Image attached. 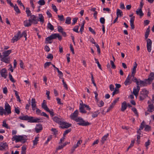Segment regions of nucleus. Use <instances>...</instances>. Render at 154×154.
I'll return each mask as SVG.
<instances>
[{
    "label": "nucleus",
    "instance_id": "nucleus-21",
    "mask_svg": "<svg viewBox=\"0 0 154 154\" xmlns=\"http://www.w3.org/2000/svg\"><path fill=\"white\" fill-rule=\"evenodd\" d=\"M136 13L137 15L140 16V17L143 16L144 15L141 8L137 9L136 11Z\"/></svg>",
    "mask_w": 154,
    "mask_h": 154
},
{
    "label": "nucleus",
    "instance_id": "nucleus-23",
    "mask_svg": "<svg viewBox=\"0 0 154 154\" xmlns=\"http://www.w3.org/2000/svg\"><path fill=\"white\" fill-rule=\"evenodd\" d=\"M1 148L3 149H5L8 148V144L6 143L1 142L0 143Z\"/></svg>",
    "mask_w": 154,
    "mask_h": 154
},
{
    "label": "nucleus",
    "instance_id": "nucleus-25",
    "mask_svg": "<svg viewBox=\"0 0 154 154\" xmlns=\"http://www.w3.org/2000/svg\"><path fill=\"white\" fill-rule=\"evenodd\" d=\"M154 79V73L152 72L150 73L149 76L147 80H149V81H152Z\"/></svg>",
    "mask_w": 154,
    "mask_h": 154
},
{
    "label": "nucleus",
    "instance_id": "nucleus-51",
    "mask_svg": "<svg viewBox=\"0 0 154 154\" xmlns=\"http://www.w3.org/2000/svg\"><path fill=\"white\" fill-rule=\"evenodd\" d=\"M132 110L134 112L136 116H138V114L137 109L135 108H132Z\"/></svg>",
    "mask_w": 154,
    "mask_h": 154
},
{
    "label": "nucleus",
    "instance_id": "nucleus-11",
    "mask_svg": "<svg viewBox=\"0 0 154 154\" xmlns=\"http://www.w3.org/2000/svg\"><path fill=\"white\" fill-rule=\"evenodd\" d=\"M60 117V116H55L52 117V119L54 122L60 124L62 121V119Z\"/></svg>",
    "mask_w": 154,
    "mask_h": 154
},
{
    "label": "nucleus",
    "instance_id": "nucleus-28",
    "mask_svg": "<svg viewBox=\"0 0 154 154\" xmlns=\"http://www.w3.org/2000/svg\"><path fill=\"white\" fill-rule=\"evenodd\" d=\"M109 134H107L106 135H104L102 138L101 142L102 143H104L106 140L107 138L109 136Z\"/></svg>",
    "mask_w": 154,
    "mask_h": 154
},
{
    "label": "nucleus",
    "instance_id": "nucleus-20",
    "mask_svg": "<svg viewBox=\"0 0 154 154\" xmlns=\"http://www.w3.org/2000/svg\"><path fill=\"white\" fill-rule=\"evenodd\" d=\"M137 64L135 62L133 67L132 69L131 75H135L136 71V68H137Z\"/></svg>",
    "mask_w": 154,
    "mask_h": 154
},
{
    "label": "nucleus",
    "instance_id": "nucleus-64",
    "mask_svg": "<svg viewBox=\"0 0 154 154\" xmlns=\"http://www.w3.org/2000/svg\"><path fill=\"white\" fill-rule=\"evenodd\" d=\"M78 18L77 17L74 18L72 20L73 22L72 23V25H74L77 22Z\"/></svg>",
    "mask_w": 154,
    "mask_h": 154
},
{
    "label": "nucleus",
    "instance_id": "nucleus-13",
    "mask_svg": "<svg viewBox=\"0 0 154 154\" xmlns=\"http://www.w3.org/2000/svg\"><path fill=\"white\" fill-rule=\"evenodd\" d=\"M131 82L132 80H131V76L130 75H129L127 78L124 83L125 85L127 86L130 85L131 83Z\"/></svg>",
    "mask_w": 154,
    "mask_h": 154
},
{
    "label": "nucleus",
    "instance_id": "nucleus-59",
    "mask_svg": "<svg viewBox=\"0 0 154 154\" xmlns=\"http://www.w3.org/2000/svg\"><path fill=\"white\" fill-rule=\"evenodd\" d=\"M79 29V26H75L74 28L73 29V30L75 32H79L78 31Z\"/></svg>",
    "mask_w": 154,
    "mask_h": 154
},
{
    "label": "nucleus",
    "instance_id": "nucleus-9",
    "mask_svg": "<svg viewBox=\"0 0 154 154\" xmlns=\"http://www.w3.org/2000/svg\"><path fill=\"white\" fill-rule=\"evenodd\" d=\"M79 113V111L78 110H75L73 113H72L70 117L71 119L75 120L78 117V114Z\"/></svg>",
    "mask_w": 154,
    "mask_h": 154
},
{
    "label": "nucleus",
    "instance_id": "nucleus-41",
    "mask_svg": "<svg viewBox=\"0 0 154 154\" xmlns=\"http://www.w3.org/2000/svg\"><path fill=\"white\" fill-rule=\"evenodd\" d=\"M134 75H130L131 80H132V81L136 82L137 83V82L138 81L136 78L134 77Z\"/></svg>",
    "mask_w": 154,
    "mask_h": 154
},
{
    "label": "nucleus",
    "instance_id": "nucleus-35",
    "mask_svg": "<svg viewBox=\"0 0 154 154\" xmlns=\"http://www.w3.org/2000/svg\"><path fill=\"white\" fill-rule=\"evenodd\" d=\"M51 36H50L46 38V42L47 43L51 44L52 43V38L51 37Z\"/></svg>",
    "mask_w": 154,
    "mask_h": 154
},
{
    "label": "nucleus",
    "instance_id": "nucleus-26",
    "mask_svg": "<svg viewBox=\"0 0 154 154\" xmlns=\"http://www.w3.org/2000/svg\"><path fill=\"white\" fill-rule=\"evenodd\" d=\"M146 84V82L143 81H138L137 82V86H139V85H140V86H145Z\"/></svg>",
    "mask_w": 154,
    "mask_h": 154
},
{
    "label": "nucleus",
    "instance_id": "nucleus-27",
    "mask_svg": "<svg viewBox=\"0 0 154 154\" xmlns=\"http://www.w3.org/2000/svg\"><path fill=\"white\" fill-rule=\"evenodd\" d=\"M42 107L46 111H47L49 108L46 105V101L45 100L43 101V103L42 104Z\"/></svg>",
    "mask_w": 154,
    "mask_h": 154
},
{
    "label": "nucleus",
    "instance_id": "nucleus-8",
    "mask_svg": "<svg viewBox=\"0 0 154 154\" xmlns=\"http://www.w3.org/2000/svg\"><path fill=\"white\" fill-rule=\"evenodd\" d=\"M140 90V88L139 86L137 85L136 87H134V88L133 93L135 96L136 98L137 97L138 95Z\"/></svg>",
    "mask_w": 154,
    "mask_h": 154
},
{
    "label": "nucleus",
    "instance_id": "nucleus-57",
    "mask_svg": "<svg viewBox=\"0 0 154 154\" xmlns=\"http://www.w3.org/2000/svg\"><path fill=\"white\" fill-rule=\"evenodd\" d=\"M17 2L18 3L19 5L20 6H22L23 7V9H25L24 6L22 4V3L21 2V1L19 0H17Z\"/></svg>",
    "mask_w": 154,
    "mask_h": 154
},
{
    "label": "nucleus",
    "instance_id": "nucleus-29",
    "mask_svg": "<svg viewBox=\"0 0 154 154\" xmlns=\"http://www.w3.org/2000/svg\"><path fill=\"white\" fill-rule=\"evenodd\" d=\"M38 19L39 21L42 24L44 22V17L41 14H38Z\"/></svg>",
    "mask_w": 154,
    "mask_h": 154
},
{
    "label": "nucleus",
    "instance_id": "nucleus-49",
    "mask_svg": "<svg viewBox=\"0 0 154 154\" xmlns=\"http://www.w3.org/2000/svg\"><path fill=\"white\" fill-rule=\"evenodd\" d=\"M94 60L95 61V63L97 64V66L100 69H101V66L100 64L99 61H98V60L95 58H94Z\"/></svg>",
    "mask_w": 154,
    "mask_h": 154
},
{
    "label": "nucleus",
    "instance_id": "nucleus-33",
    "mask_svg": "<svg viewBox=\"0 0 154 154\" xmlns=\"http://www.w3.org/2000/svg\"><path fill=\"white\" fill-rule=\"evenodd\" d=\"M99 113L100 112L99 110H97L96 111L92 113V117L93 118L96 117L99 114Z\"/></svg>",
    "mask_w": 154,
    "mask_h": 154
},
{
    "label": "nucleus",
    "instance_id": "nucleus-7",
    "mask_svg": "<svg viewBox=\"0 0 154 154\" xmlns=\"http://www.w3.org/2000/svg\"><path fill=\"white\" fill-rule=\"evenodd\" d=\"M146 42L147 50L149 52H151L152 49V42L151 40L149 38L147 39Z\"/></svg>",
    "mask_w": 154,
    "mask_h": 154
},
{
    "label": "nucleus",
    "instance_id": "nucleus-3",
    "mask_svg": "<svg viewBox=\"0 0 154 154\" xmlns=\"http://www.w3.org/2000/svg\"><path fill=\"white\" fill-rule=\"evenodd\" d=\"M149 91L145 89H143L140 91V100L143 101L148 96Z\"/></svg>",
    "mask_w": 154,
    "mask_h": 154
},
{
    "label": "nucleus",
    "instance_id": "nucleus-61",
    "mask_svg": "<svg viewBox=\"0 0 154 154\" xmlns=\"http://www.w3.org/2000/svg\"><path fill=\"white\" fill-rule=\"evenodd\" d=\"M57 29H58V31L60 32H62L63 31V29L60 26H58Z\"/></svg>",
    "mask_w": 154,
    "mask_h": 154
},
{
    "label": "nucleus",
    "instance_id": "nucleus-45",
    "mask_svg": "<svg viewBox=\"0 0 154 154\" xmlns=\"http://www.w3.org/2000/svg\"><path fill=\"white\" fill-rule=\"evenodd\" d=\"M38 4L41 5H43L45 4V2L44 0H40L38 2Z\"/></svg>",
    "mask_w": 154,
    "mask_h": 154
},
{
    "label": "nucleus",
    "instance_id": "nucleus-62",
    "mask_svg": "<svg viewBox=\"0 0 154 154\" xmlns=\"http://www.w3.org/2000/svg\"><path fill=\"white\" fill-rule=\"evenodd\" d=\"M3 93L5 94H7L8 89L6 87H4L3 88Z\"/></svg>",
    "mask_w": 154,
    "mask_h": 154
},
{
    "label": "nucleus",
    "instance_id": "nucleus-43",
    "mask_svg": "<svg viewBox=\"0 0 154 154\" xmlns=\"http://www.w3.org/2000/svg\"><path fill=\"white\" fill-rule=\"evenodd\" d=\"M38 138L39 137H36L35 138L34 140L33 141V144L34 145H36L37 144L38 141Z\"/></svg>",
    "mask_w": 154,
    "mask_h": 154
},
{
    "label": "nucleus",
    "instance_id": "nucleus-14",
    "mask_svg": "<svg viewBox=\"0 0 154 154\" xmlns=\"http://www.w3.org/2000/svg\"><path fill=\"white\" fill-rule=\"evenodd\" d=\"M2 76L5 78H6L7 76V70L5 68L2 69L0 71Z\"/></svg>",
    "mask_w": 154,
    "mask_h": 154
},
{
    "label": "nucleus",
    "instance_id": "nucleus-48",
    "mask_svg": "<svg viewBox=\"0 0 154 154\" xmlns=\"http://www.w3.org/2000/svg\"><path fill=\"white\" fill-rule=\"evenodd\" d=\"M51 65H52V64L51 62H46L45 63L44 67L45 68H46L47 67Z\"/></svg>",
    "mask_w": 154,
    "mask_h": 154
},
{
    "label": "nucleus",
    "instance_id": "nucleus-19",
    "mask_svg": "<svg viewBox=\"0 0 154 154\" xmlns=\"http://www.w3.org/2000/svg\"><path fill=\"white\" fill-rule=\"evenodd\" d=\"M1 60L6 63H9L10 61V58L7 57L2 56L1 58Z\"/></svg>",
    "mask_w": 154,
    "mask_h": 154
},
{
    "label": "nucleus",
    "instance_id": "nucleus-24",
    "mask_svg": "<svg viewBox=\"0 0 154 154\" xmlns=\"http://www.w3.org/2000/svg\"><path fill=\"white\" fill-rule=\"evenodd\" d=\"M154 110V106L153 104H150L148 107V111L152 112Z\"/></svg>",
    "mask_w": 154,
    "mask_h": 154
},
{
    "label": "nucleus",
    "instance_id": "nucleus-54",
    "mask_svg": "<svg viewBox=\"0 0 154 154\" xmlns=\"http://www.w3.org/2000/svg\"><path fill=\"white\" fill-rule=\"evenodd\" d=\"M36 112L38 115H40L41 113V111L38 108L36 109Z\"/></svg>",
    "mask_w": 154,
    "mask_h": 154
},
{
    "label": "nucleus",
    "instance_id": "nucleus-1",
    "mask_svg": "<svg viewBox=\"0 0 154 154\" xmlns=\"http://www.w3.org/2000/svg\"><path fill=\"white\" fill-rule=\"evenodd\" d=\"M19 119L21 120L28 121L30 123H37L41 122V119L38 118H34L33 117L29 116L28 115L20 116Z\"/></svg>",
    "mask_w": 154,
    "mask_h": 154
},
{
    "label": "nucleus",
    "instance_id": "nucleus-22",
    "mask_svg": "<svg viewBox=\"0 0 154 154\" xmlns=\"http://www.w3.org/2000/svg\"><path fill=\"white\" fill-rule=\"evenodd\" d=\"M127 105L126 102L124 101L122 103V107L121 110L124 111L127 108Z\"/></svg>",
    "mask_w": 154,
    "mask_h": 154
},
{
    "label": "nucleus",
    "instance_id": "nucleus-55",
    "mask_svg": "<svg viewBox=\"0 0 154 154\" xmlns=\"http://www.w3.org/2000/svg\"><path fill=\"white\" fill-rule=\"evenodd\" d=\"M104 105V103L103 101L101 100L100 101L99 104H98V106L100 107H101L103 106Z\"/></svg>",
    "mask_w": 154,
    "mask_h": 154
},
{
    "label": "nucleus",
    "instance_id": "nucleus-32",
    "mask_svg": "<svg viewBox=\"0 0 154 154\" xmlns=\"http://www.w3.org/2000/svg\"><path fill=\"white\" fill-rule=\"evenodd\" d=\"M80 106L79 107V110L80 112L83 113H86V111L85 110L83 107L81 103L80 104Z\"/></svg>",
    "mask_w": 154,
    "mask_h": 154
},
{
    "label": "nucleus",
    "instance_id": "nucleus-40",
    "mask_svg": "<svg viewBox=\"0 0 154 154\" xmlns=\"http://www.w3.org/2000/svg\"><path fill=\"white\" fill-rule=\"evenodd\" d=\"M47 27L51 30H53L54 29L53 26L49 22L47 25Z\"/></svg>",
    "mask_w": 154,
    "mask_h": 154
},
{
    "label": "nucleus",
    "instance_id": "nucleus-50",
    "mask_svg": "<svg viewBox=\"0 0 154 154\" xmlns=\"http://www.w3.org/2000/svg\"><path fill=\"white\" fill-rule=\"evenodd\" d=\"M81 105L83 106L84 108H86V109L88 110H89L91 109V108L89 107V106L85 104H81Z\"/></svg>",
    "mask_w": 154,
    "mask_h": 154
},
{
    "label": "nucleus",
    "instance_id": "nucleus-37",
    "mask_svg": "<svg viewBox=\"0 0 154 154\" xmlns=\"http://www.w3.org/2000/svg\"><path fill=\"white\" fill-rule=\"evenodd\" d=\"M150 32L149 28H148L146 31V32L145 35V37L146 39H147L148 36Z\"/></svg>",
    "mask_w": 154,
    "mask_h": 154
},
{
    "label": "nucleus",
    "instance_id": "nucleus-15",
    "mask_svg": "<svg viewBox=\"0 0 154 154\" xmlns=\"http://www.w3.org/2000/svg\"><path fill=\"white\" fill-rule=\"evenodd\" d=\"M20 31H19L17 35H15L13 38L12 40V42L13 43H14L15 42L17 41L18 39H20L19 35L20 34Z\"/></svg>",
    "mask_w": 154,
    "mask_h": 154
},
{
    "label": "nucleus",
    "instance_id": "nucleus-12",
    "mask_svg": "<svg viewBox=\"0 0 154 154\" xmlns=\"http://www.w3.org/2000/svg\"><path fill=\"white\" fill-rule=\"evenodd\" d=\"M51 38H52V39H55L57 38L58 39L60 40H61L62 39V36L60 35L58 33H54L51 34Z\"/></svg>",
    "mask_w": 154,
    "mask_h": 154
},
{
    "label": "nucleus",
    "instance_id": "nucleus-31",
    "mask_svg": "<svg viewBox=\"0 0 154 154\" xmlns=\"http://www.w3.org/2000/svg\"><path fill=\"white\" fill-rule=\"evenodd\" d=\"M12 7H14V10L17 14H19L20 13V10L16 4H15L14 5V6Z\"/></svg>",
    "mask_w": 154,
    "mask_h": 154
},
{
    "label": "nucleus",
    "instance_id": "nucleus-30",
    "mask_svg": "<svg viewBox=\"0 0 154 154\" xmlns=\"http://www.w3.org/2000/svg\"><path fill=\"white\" fill-rule=\"evenodd\" d=\"M116 15L117 17H121L123 15L122 12L120 10L118 9L117 10Z\"/></svg>",
    "mask_w": 154,
    "mask_h": 154
},
{
    "label": "nucleus",
    "instance_id": "nucleus-39",
    "mask_svg": "<svg viewBox=\"0 0 154 154\" xmlns=\"http://www.w3.org/2000/svg\"><path fill=\"white\" fill-rule=\"evenodd\" d=\"M26 12L27 17L30 16L31 15H31V11L29 8H26Z\"/></svg>",
    "mask_w": 154,
    "mask_h": 154
},
{
    "label": "nucleus",
    "instance_id": "nucleus-63",
    "mask_svg": "<svg viewBox=\"0 0 154 154\" xmlns=\"http://www.w3.org/2000/svg\"><path fill=\"white\" fill-rule=\"evenodd\" d=\"M119 93V90L118 89H115L114 91L112 93V96L115 94H117Z\"/></svg>",
    "mask_w": 154,
    "mask_h": 154
},
{
    "label": "nucleus",
    "instance_id": "nucleus-2",
    "mask_svg": "<svg viewBox=\"0 0 154 154\" xmlns=\"http://www.w3.org/2000/svg\"><path fill=\"white\" fill-rule=\"evenodd\" d=\"M12 141H15L16 143L21 142L24 143L26 142V139L25 136L22 135H14L11 138Z\"/></svg>",
    "mask_w": 154,
    "mask_h": 154
},
{
    "label": "nucleus",
    "instance_id": "nucleus-6",
    "mask_svg": "<svg viewBox=\"0 0 154 154\" xmlns=\"http://www.w3.org/2000/svg\"><path fill=\"white\" fill-rule=\"evenodd\" d=\"M5 115H8L11 113V108L10 105L7 103H6L5 106Z\"/></svg>",
    "mask_w": 154,
    "mask_h": 154
},
{
    "label": "nucleus",
    "instance_id": "nucleus-16",
    "mask_svg": "<svg viewBox=\"0 0 154 154\" xmlns=\"http://www.w3.org/2000/svg\"><path fill=\"white\" fill-rule=\"evenodd\" d=\"M42 125L41 124H37L35 128V130L36 133L39 132L42 129Z\"/></svg>",
    "mask_w": 154,
    "mask_h": 154
},
{
    "label": "nucleus",
    "instance_id": "nucleus-42",
    "mask_svg": "<svg viewBox=\"0 0 154 154\" xmlns=\"http://www.w3.org/2000/svg\"><path fill=\"white\" fill-rule=\"evenodd\" d=\"M71 18L70 17H67L66 18L65 23L68 24L71 23Z\"/></svg>",
    "mask_w": 154,
    "mask_h": 154
},
{
    "label": "nucleus",
    "instance_id": "nucleus-36",
    "mask_svg": "<svg viewBox=\"0 0 154 154\" xmlns=\"http://www.w3.org/2000/svg\"><path fill=\"white\" fill-rule=\"evenodd\" d=\"M32 107L36 106V102L35 99L32 98L31 100Z\"/></svg>",
    "mask_w": 154,
    "mask_h": 154
},
{
    "label": "nucleus",
    "instance_id": "nucleus-52",
    "mask_svg": "<svg viewBox=\"0 0 154 154\" xmlns=\"http://www.w3.org/2000/svg\"><path fill=\"white\" fill-rule=\"evenodd\" d=\"M71 129L69 128V129H67L64 132V134H63V135L64 136L66 134H67L69 132H70L71 131Z\"/></svg>",
    "mask_w": 154,
    "mask_h": 154
},
{
    "label": "nucleus",
    "instance_id": "nucleus-38",
    "mask_svg": "<svg viewBox=\"0 0 154 154\" xmlns=\"http://www.w3.org/2000/svg\"><path fill=\"white\" fill-rule=\"evenodd\" d=\"M5 110L3 108L1 107H0V115L1 116H2L4 114L5 115Z\"/></svg>",
    "mask_w": 154,
    "mask_h": 154
},
{
    "label": "nucleus",
    "instance_id": "nucleus-53",
    "mask_svg": "<svg viewBox=\"0 0 154 154\" xmlns=\"http://www.w3.org/2000/svg\"><path fill=\"white\" fill-rule=\"evenodd\" d=\"M57 72H58V74H59V77L60 78H61L63 76V73H62V72L60 71L59 69L57 71Z\"/></svg>",
    "mask_w": 154,
    "mask_h": 154
},
{
    "label": "nucleus",
    "instance_id": "nucleus-58",
    "mask_svg": "<svg viewBox=\"0 0 154 154\" xmlns=\"http://www.w3.org/2000/svg\"><path fill=\"white\" fill-rule=\"evenodd\" d=\"M100 22L102 24H104L105 23V19L104 17H101L100 19Z\"/></svg>",
    "mask_w": 154,
    "mask_h": 154
},
{
    "label": "nucleus",
    "instance_id": "nucleus-5",
    "mask_svg": "<svg viewBox=\"0 0 154 154\" xmlns=\"http://www.w3.org/2000/svg\"><path fill=\"white\" fill-rule=\"evenodd\" d=\"M29 19L30 20L32 23H33L34 24H37L39 21L38 17L34 15H31Z\"/></svg>",
    "mask_w": 154,
    "mask_h": 154
},
{
    "label": "nucleus",
    "instance_id": "nucleus-56",
    "mask_svg": "<svg viewBox=\"0 0 154 154\" xmlns=\"http://www.w3.org/2000/svg\"><path fill=\"white\" fill-rule=\"evenodd\" d=\"M94 94L95 95V99L96 101L97 102H98L99 101V100L97 98V97L98 96V94L96 91L94 92Z\"/></svg>",
    "mask_w": 154,
    "mask_h": 154
},
{
    "label": "nucleus",
    "instance_id": "nucleus-4",
    "mask_svg": "<svg viewBox=\"0 0 154 154\" xmlns=\"http://www.w3.org/2000/svg\"><path fill=\"white\" fill-rule=\"evenodd\" d=\"M77 122H79L78 124L80 125L83 126H87L89 125V123L88 122H85L81 117H79L75 120Z\"/></svg>",
    "mask_w": 154,
    "mask_h": 154
},
{
    "label": "nucleus",
    "instance_id": "nucleus-17",
    "mask_svg": "<svg viewBox=\"0 0 154 154\" xmlns=\"http://www.w3.org/2000/svg\"><path fill=\"white\" fill-rule=\"evenodd\" d=\"M32 24V23L29 19V20H26L23 22L24 25L25 27H29L31 26Z\"/></svg>",
    "mask_w": 154,
    "mask_h": 154
},
{
    "label": "nucleus",
    "instance_id": "nucleus-47",
    "mask_svg": "<svg viewBox=\"0 0 154 154\" xmlns=\"http://www.w3.org/2000/svg\"><path fill=\"white\" fill-rule=\"evenodd\" d=\"M9 76L10 80H11V81L13 82H15V81L13 78L12 75L10 73H9Z\"/></svg>",
    "mask_w": 154,
    "mask_h": 154
},
{
    "label": "nucleus",
    "instance_id": "nucleus-18",
    "mask_svg": "<svg viewBox=\"0 0 154 154\" xmlns=\"http://www.w3.org/2000/svg\"><path fill=\"white\" fill-rule=\"evenodd\" d=\"M12 52L11 50H9L3 51L2 54L4 57H8Z\"/></svg>",
    "mask_w": 154,
    "mask_h": 154
},
{
    "label": "nucleus",
    "instance_id": "nucleus-34",
    "mask_svg": "<svg viewBox=\"0 0 154 154\" xmlns=\"http://www.w3.org/2000/svg\"><path fill=\"white\" fill-rule=\"evenodd\" d=\"M2 126L3 127H5L7 129H10V127L8 126V124L6 123V120H4L3 122Z\"/></svg>",
    "mask_w": 154,
    "mask_h": 154
},
{
    "label": "nucleus",
    "instance_id": "nucleus-10",
    "mask_svg": "<svg viewBox=\"0 0 154 154\" xmlns=\"http://www.w3.org/2000/svg\"><path fill=\"white\" fill-rule=\"evenodd\" d=\"M61 128H67L71 125V124L69 123L62 122V121L60 124Z\"/></svg>",
    "mask_w": 154,
    "mask_h": 154
},
{
    "label": "nucleus",
    "instance_id": "nucleus-44",
    "mask_svg": "<svg viewBox=\"0 0 154 154\" xmlns=\"http://www.w3.org/2000/svg\"><path fill=\"white\" fill-rule=\"evenodd\" d=\"M85 23V21H83V23L82 24L81 28L80 29V31L81 32V34L82 33V32L84 30V26Z\"/></svg>",
    "mask_w": 154,
    "mask_h": 154
},
{
    "label": "nucleus",
    "instance_id": "nucleus-60",
    "mask_svg": "<svg viewBox=\"0 0 154 154\" xmlns=\"http://www.w3.org/2000/svg\"><path fill=\"white\" fill-rule=\"evenodd\" d=\"M47 112H48L50 114V115L52 116V117H53V116L54 115V112L53 111V110H49V109H48L47 111Z\"/></svg>",
    "mask_w": 154,
    "mask_h": 154
},
{
    "label": "nucleus",
    "instance_id": "nucleus-46",
    "mask_svg": "<svg viewBox=\"0 0 154 154\" xmlns=\"http://www.w3.org/2000/svg\"><path fill=\"white\" fill-rule=\"evenodd\" d=\"M145 122L144 121H143L141 123L140 126V130H142L144 128L145 126Z\"/></svg>",
    "mask_w": 154,
    "mask_h": 154
}]
</instances>
